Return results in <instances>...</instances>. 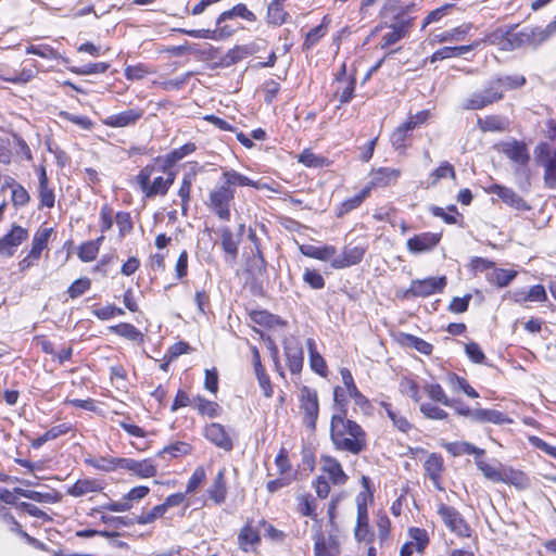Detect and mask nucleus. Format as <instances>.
<instances>
[{
	"mask_svg": "<svg viewBox=\"0 0 556 556\" xmlns=\"http://www.w3.org/2000/svg\"><path fill=\"white\" fill-rule=\"evenodd\" d=\"M330 439L336 450L358 455L367 446L365 430L344 414H333L330 422Z\"/></svg>",
	"mask_w": 556,
	"mask_h": 556,
	"instance_id": "nucleus-1",
	"label": "nucleus"
},
{
	"mask_svg": "<svg viewBox=\"0 0 556 556\" xmlns=\"http://www.w3.org/2000/svg\"><path fill=\"white\" fill-rule=\"evenodd\" d=\"M175 178L176 174L172 169L149 164L136 176V182L143 195L150 199L156 195H165Z\"/></svg>",
	"mask_w": 556,
	"mask_h": 556,
	"instance_id": "nucleus-2",
	"label": "nucleus"
},
{
	"mask_svg": "<svg viewBox=\"0 0 556 556\" xmlns=\"http://www.w3.org/2000/svg\"><path fill=\"white\" fill-rule=\"evenodd\" d=\"M407 11L408 7L401 8L392 16L390 23H381L375 27L372 35L383 30L380 41L381 49H388L400 40L408 37L415 18L408 15Z\"/></svg>",
	"mask_w": 556,
	"mask_h": 556,
	"instance_id": "nucleus-3",
	"label": "nucleus"
},
{
	"mask_svg": "<svg viewBox=\"0 0 556 556\" xmlns=\"http://www.w3.org/2000/svg\"><path fill=\"white\" fill-rule=\"evenodd\" d=\"M504 98L501 85L495 78L489 80L484 89L471 93L464 100L462 108L468 111L482 110Z\"/></svg>",
	"mask_w": 556,
	"mask_h": 556,
	"instance_id": "nucleus-4",
	"label": "nucleus"
},
{
	"mask_svg": "<svg viewBox=\"0 0 556 556\" xmlns=\"http://www.w3.org/2000/svg\"><path fill=\"white\" fill-rule=\"evenodd\" d=\"M534 159L539 166L544 168V184L546 187L556 189V149H551L545 142L534 149Z\"/></svg>",
	"mask_w": 556,
	"mask_h": 556,
	"instance_id": "nucleus-5",
	"label": "nucleus"
},
{
	"mask_svg": "<svg viewBox=\"0 0 556 556\" xmlns=\"http://www.w3.org/2000/svg\"><path fill=\"white\" fill-rule=\"evenodd\" d=\"M235 199V190L220 186L210 193V208L223 220L230 218V204Z\"/></svg>",
	"mask_w": 556,
	"mask_h": 556,
	"instance_id": "nucleus-6",
	"label": "nucleus"
},
{
	"mask_svg": "<svg viewBox=\"0 0 556 556\" xmlns=\"http://www.w3.org/2000/svg\"><path fill=\"white\" fill-rule=\"evenodd\" d=\"M438 514L450 531L462 538L470 536V528L456 508L441 503Z\"/></svg>",
	"mask_w": 556,
	"mask_h": 556,
	"instance_id": "nucleus-7",
	"label": "nucleus"
},
{
	"mask_svg": "<svg viewBox=\"0 0 556 556\" xmlns=\"http://www.w3.org/2000/svg\"><path fill=\"white\" fill-rule=\"evenodd\" d=\"M446 286V277H428L425 279H416L410 282L406 295L412 296H429L438 292H442Z\"/></svg>",
	"mask_w": 556,
	"mask_h": 556,
	"instance_id": "nucleus-8",
	"label": "nucleus"
},
{
	"mask_svg": "<svg viewBox=\"0 0 556 556\" xmlns=\"http://www.w3.org/2000/svg\"><path fill=\"white\" fill-rule=\"evenodd\" d=\"M301 408L304 413V424L307 428L314 429L318 417V397L316 391L304 387L301 390Z\"/></svg>",
	"mask_w": 556,
	"mask_h": 556,
	"instance_id": "nucleus-9",
	"label": "nucleus"
},
{
	"mask_svg": "<svg viewBox=\"0 0 556 556\" xmlns=\"http://www.w3.org/2000/svg\"><path fill=\"white\" fill-rule=\"evenodd\" d=\"M204 437L215 446L229 452L233 447L230 432L220 424L212 422L204 428Z\"/></svg>",
	"mask_w": 556,
	"mask_h": 556,
	"instance_id": "nucleus-10",
	"label": "nucleus"
},
{
	"mask_svg": "<svg viewBox=\"0 0 556 556\" xmlns=\"http://www.w3.org/2000/svg\"><path fill=\"white\" fill-rule=\"evenodd\" d=\"M283 350L290 371L299 374L302 370L304 359L301 342L294 337L286 338L283 340Z\"/></svg>",
	"mask_w": 556,
	"mask_h": 556,
	"instance_id": "nucleus-11",
	"label": "nucleus"
},
{
	"mask_svg": "<svg viewBox=\"0 0 556 556\" xmlns=\"http://www.w3.org/2000/svg\"><path fill=\"white\" fill-rule=\"evenodd\" d=\"M119 466L121 469L128 470L140 479L153 478L157 472V467L151 458H146L142 460H137L134 458H122Z\"/></svg>",
	"mask_w": 556,
	"mask_h": 556,
	"instance_id": "nucleus-12",
	"label": "nucleus"
},
{
	"mask_svg": "<svg viewBox=\"0 0 556 556\" xmlns=\"http://www.w3.org/2000/svg\"><path fill=\"white\" fill-rule=\"evenodd\" d=\"M28 238V231L15 225L11 231L0 239V255L12 256L15 250Z\"/></svg>",
	"mask_w": 556,
	"mask_h": 556,
	"instance_id": "nucleus-13",
	"label": "nucleus"
},
{
	"mask_svg": "<svg viewBox=\"0 0 556 556\" xmlns=\"http://www.w3.org/2000/svg\"><path fill=\"white\" fill-rule=\"evenodd\" d=\"M357 502V521L356 527L354 531L355 539L358 542H368L370 541V531H369V518H368V510H367V504H366V496L365 494L361 493L356 497Z\"/></svg>",
	"mask_w": 556,
	"mask_h": 556,
	"instance_id": "nucleus-14",
	"label": "nucleus"
},
{
	"mask_svg": "<svg viewBox=\"0 0 556 556\" xmlns=\"http://www.w3.org/2000/svg\"><path fill=\"white\" fill-rule=\"evenodd\" d=\"M441 240V233L422 232L407 240V249L410 253L419 254L435 248Z\"/></svg>",
	"mask_w": 556,
	"mask_h": 556,
	"instance_id": "nucleus-15",
	"label": "nucleus"
},
{
	"mask_svg": "<svg viewBox=\"0 0 556 556\" xmlns=\"http://www.w3.org/2000/svg\"><path fill=\"white\" fill-rule=\"evenodd\" d=\"M401 176V170L393 167H379L371 172V179L367 187L384 188L395 185Z\"/></svg>",
	"mask_w": 556,
	"mask_h": 556,
	"instance_id": "nucleus-16",
	"label": "nucleus"
},
{
	"mask_svg": "<svg viewBox=\"0 0 556 556\" xmlns=\"http://www.w3.org/2000/svg\"><path fill=\"white\" fill-rule=\"evenodd\" d=\"M502 152L516 165L525 166L530 160L527 144L521 141L511 140L502 143Z\"/></svg>",
	"mask_w": 556,
	"mask_h": 556,
	"instance_id": "nucleus-17",
	"label": "nucleus"
},
{
	"mask_svg": "<svg viewBox=\"0 0 556 556\" xmlns=\"http://www.w3.org/2000/svg\"><path fill=\"white\" fill-rule=\"evenodd\" d=\"M315 556H339V542L332 535L326 536L318 531L314 535Z\"/></svg>",
	"mask_w": 556,
	"mask_h": 556,
	"instance_id": "nucleus-18",
	"label": "nucleus"
},
{
	"mask_svg": "<svg viewBox=\"0 0 556 556\" xmlns=\"http://www.w3.org/2000/svg\"><path fill=\"white\" fill-rule=\"evenodd\" d=\"M323 466L321 470L325 472L329 480L333 484L342 485L346 482L348 476L342 469L341 464L331 456H323L321 458Z\"/></svg>",
	"mask_w": 556,
	"mask_h": 556,
	"instance_id": "nucleus-19",
	"label": "nucleus"
},
{
	"mask_svg": "<svg viewBox=\"0 0 556 556\" xmlns=\"http://www.w3.org/2000/svg\"><path fill=\"white\" fill-rule=\"evenodd\" d=\"M365 254V249L362 247L345 248L341 255L332 258L331 266L333 268H344L358 264Z\"/></svg>",
	"mask_w": 556,
	"mask_h": 556,
	"instance_id": "nucleus-20",
	"label": "nucleus"
},
{
	"mask_svg": "<svg viewBox=\"0 0 556 556\" xmlns=\"http://www.w3.org/2000/svg\"><path fill=\"white\" fill-rule=\"evenodd\" d=\"M142 116V111L138 109H130L117 114L108 116L104 124L110 127H127L134 125Z\"/></svg>",
	"mask_w": 556,
	"mask_h": 556,
	"instance_id": "nucleus-21",
	"label": "nucleus"
},
{
	"mask_svg": "<svg viewBox=\"0 0 556 556\" xmlns=\"http://www.w3.org/2000/svg\"><path fill=\"white\" fill-rule=\"evenodd\" d=\"M103 483L100 480L92 478H85L77 480L67 490V494L74 497H80L89 493H96L103 490Z\"/></svg>",
	"mask_w": 556,
	"mask_h": 556,
	"instance_id": "nucleus-22",
	"label": "nucleus"
},
{
	"mask_svg": "<svg viewBox=\"0 0 556 556\" xmlns=\"http://www.w3.org/2000/svg\"><path fill=\"white\" fill-rule=\"evenodd\" d=\"M491 192L496 194L498 198L503 200L506 204L509 206L516 208V210H527L528 206L523 199L519 197L513 189L494 185L491 187Z\"/></svg>",
	"mask_w": 556,
	"mask_h": 556,
	"instance_id": "nucleus-23",
	"label": "nucleus"
},
{
	"mask_svg": "<svg viewBox=\"0 0 556 556\" xmlns=\"http://www.w3.org/2000/svg\"><path fill=\"white\" fill-rule=\"evenodd\" d=\"M427 476L431 479L434 486L441 490L440 480L443 471V458L441 455L432 453L428 456L424 464Z\"/></svg>",
	"mask_w": 556,
	"mask_h": 556,
	"instance_id": "nucleus-24",
	"label": "nucleus"
},
{
	"mask_svg": "<svg viewBox=\"0 0 556 556\" xmlns=\"http://www.w3.org/2000/svg\"><path fill=\"white\" fill-rule=\"evenodd\" d=\"M261 542L260 532L251 525H245L238 534V544L243 552L254 551Z\"/></svg>",
	"mask_w": 556,
	"mask_h": 556,
	"instance_id": "nucleus-25",
	"label": "nucleus"
},
{
	"mask_svg": "<svg viewBox=\"0 0 556 556\" xmlns=\"http://www.w3.org/2000/svg\"><path fill=\"white\" fill-rule=\"evenodd\" d=\"M53 232L51 227H40L33 237L31 248L29 250L30 257H41L43 250L48 248L50 237Z\"/></svg>",
	"mask_w": 556,
	"mask_h": 556,
	"instance_id": "nucleus-26",
	"label": "nucleus"
},
{
	"mask_svg": "<svg viewBox=\"0 0 556 556\" xmlns=\"http://www.w3.org/2000/svg\"><path fill=\"white\" fill-rule=\"evenodd\" d=\"M473 420L479 422H491L494 425H505L513 422V420L504 413L496 409L486 408L475 409Z\"/></svg>",
	"mask_w": 556,
	"mask_h": 556,
	"instance_id": "nucleus-27",
	"label": "nucleus"
},
{
	"mask_svg": "<svg viewBox=\"0 0 556 556\" xmlns=\"http://www.w3.org/2000/svg\"><path fill=\"white\" fill-rule=\"evenodd\" d=\"M479 45H480V41H473L472 43L467 45V46L443 47V48L439 49L438 51H435L431 55V62H437V61H441V60H445V59L460 56V55L478 48Z\"/></svg>",
	"mask_w": 556,
	"mask_h": 556,
	"instance_id": "nucleus-28",
	"label": "nucleus"
},
{
	"mask_svg": "<svg viewBox=\"0 0 556 556\" xmlns=\"http://www.w3.org/2000/svg\"><path fill=\"white\" fill-rule=\"evenodd\" d=\"M14 493H16V495L35 501L37 503L53 504L60 502L61 500L60 494L55 491L42 493L23 488H15Z\"/></svg>",
	"mask_w": 556,
	"mask_h": 556,
	"instance_id": "nucleus-29",
	"label": "nucleus"
},
{
	"mask_svg": "<svg viewBox=\"0 0 556 556\" xmlns=\"http://www.w3.org/2000/svg\"><path fill=\"white\" fill-rule=\"evenodd\" d=\"M306 346L308 350L309 365L312 370L321 377H326L328 369L324 357L318 353L316 342L314 339L308 338L306 340Z\"/></svg>",
	"mask_w": 556,
	"mask_h": 556,
	"instance_id": "nucleus-30",
	"label": "nucleus"
},
{
	"mask_svg": "<svg viewBox=\"0 0 556 556\" xmlns=\"http://www.w3.org/2000/svg\"><path fill=\"white\" fill-rule=\"evenodd\" d=\"M556 34V21L549 23L545 27H534L526 29L529 37V45L539 46Z\"/></svg>",
	"mask_w": 556,
	"mask_h": 556,
	"instance_id": "nucleus-31",
	"label": "nucleus"
},
{
	"mask_svg": "<svg viewBox=\"0 0 556 556\" xmlns=\"http://www.w3.org/2000/svg\"><path fill=\"white\" fill-rule=\"evenodd\" d=\"M303 255L307 257H312L319 261H332L336 255V248L332 245H302L300 248Z\"/></svg>",
	"mask_w": 556,
	"mask_h": 556,
	"instance_id": "nucleus-32",
	"label": "nucleus"
},
{
	"mask_svg": "<svg viewBox=\"0 0 556 556\" xmlns=\"http://www.w3.org/2000/svg\"><path fill=\"white\" fill-rule=\"evenodd\" d=\"M345 64L343 63L341 66V72L337 75L338 84H343L342 88L338 87L337 93L339 94V100L341 103H348L352 100L354 89H355V79H345Z\"/></svg>",
	"mask_w": 556,
	"mask_h": 556,
	"instance_id": "nucleus-33",
	"label": "nucleus"
},
{
	"mask_svg": "<svg viewBox=\"0 0 556 556\" xmlns=\"http://www.w3.org/2000/svg\"><path fill=\"white\" fill-rule=\"evenodd\" d=\"M110 332L123 337L132 342H143V334L134 325L128 323H121L115 326L109 327Z\"/></svg>",
	"mask_w": 556,
	"mask_h": 556,
	"instance_id": "nucleus-34",
	"label": "nucleus"
},
{
	"mask_svg": "<svg viewBox=\"0 0 556 556\" xmlns=\"http://www.w3.org/2000/svg\"><path fill=\"white\" fill-rule=\"evenodd\" d=\"M72 430L71 424H60L46 431L42 435L38 437L31 442L34 448H39L48 441H52L61 435L68 433Z\"/></svg>",
	"mask_w": 556,
	"mask_h": 556,
	"instance_id": "nucleus-35",
	"label": "nucleus"
},
{
	"mask_svg": "<svg viewBox=\"0 0 556 556\" xmlns=\"http://www.w3.org/2000/svg\"><path fill=\"white\" fill-rule=\"evenodd\" d=\"M478 127L486 131H503L508 125V121L500 115H488L485 117H479L477 121Z\"/></svg>",
	"mask_w": 556,
	"mask_h": 556,
	"instance_id": "nucleus-36",
	"label": "nucleus"
},
{
	"mask_svg": "<svg viewBox=\"0 0 556 556\" xmlns=\"http://www.w3.org/2000/svg\"><path fill=\"white\" fill-rule=\"evenodd\" d=\"M226 469L222 468L217 472L214 482L210 489V497L216 503L220 504L225 501L227 494L226 481H225Z\"/></svg>",
	"mask_w": 556,
	"mask_h": 556,
	"instance_id": "nucleus-37",
	"label": "nucleus"
},
{
	"mask_svg": "<svg viewBox=\"0 0 556 556\" xmlns=\"http://www.w3.org/2000/svg\"><path fill=\"white\" fill-rule=\"evenodd\" d=\"M446 451L453 456L476 455V457L484 455L485 451L475 446L469 442H452L446 444Z\"/></svg>",
	"mask_w": 556,
	"mask_h": 556,
	"instance_id": "nucleus-38",
	"label": "nucleus"
},
{
	"mask_svg": "<svg viewBox=\"0 0 556 556\" xmlns=\"http://www.w3.org/2000/svg\"><path fill=\"white\" fill-rule=\"evenodd\" d=\"M235 16H239V17H242L247 21H250V22H253L255 21V14L253 12H251L245 4L243 3H239L237 5H235L231 10H228V11H225L223 12L217 21H216V24L217 25H220L223 22H225L226 20H229V18H232Z\"/></svg>",
	"mask_w": 556,
	"mask_h": 556,
	"instance_id": "nucleus-39",
	"label": "nucleus"
},
{
	"mask_svg": "<svg viewBox=\"0 0 556 556\" xmlns=\"http://www.w3.org/2000/svg\"><path fill=\"white\" fill-rule=\"evenodd\" d=\"M329 20L327 16L323 18L321 24L312 28L305 36V40L303 42L304 50H311L325 35L327 31Z\"/></svg>",
	"mask_w": 556,
	"mask_h": 556,
	"instance_id": "nucleus-40",
	"label": "nucleus"
},
{
	"mask_svg": "<svg viewBox=\"0 0 556 556\" xmlns=\"http://www.w3.org/2000/svg\"><path fill=\"white\" fill-rule=\"evenodd\" d=\"M223 178H224L223 186H228V188H231V186H241V187L249 186V187L257 188V182L253 181L249 177H247L233 169L224 172Z\"/></svg>",
	"mask_w": 556,
	"mask_h": 556,
	"instance_id": "nucleus-41",
	"label": "nucleus"
},
{
	"mask_svg": "<svg viewBox=\"0 0 556 556\" xmlns=\"http://www.w3.org/2000/svg\"><path fill=\"white\" fill-rule=\"evenodd\" d=\"M122 458L123 457L88 458L86 463L98 470L110 472L121 468L119 463Z\"/></svg>",
	"mask_w": 556,
	"mask_h": 556,
	"instance_id": "nucleus-42",
	"label": "nucleus"
},
{
	"mask_svg": "<svg viewBox=\"0 0 556 556\" xmlns=\"http://www.w3.org/2000/svg\"><path fill=\"white\" fill-rule=\"evenodd\" d=\"M526 45H529V37L526 35V29L516 33L514 31V27L508 28L504 51H513Z\"/></svg>",
	"mask_w": 556,
	"mask_h": 556,
	"instance_id": "nucleus-43",
	"label": "nucleus"
},
{
	"mask_svg": "<svg viewBox=\"0 0 556 556\" xmlns=\"http://www.w3.org/2000/svg\"><path fill=\"white\" fill-rule=\"evenodd\" d=\"M193 407L201 415L208 416L211 418L217 417L220 410V407L216 402L208 401L202 396L193 399Z\"/></svg>",
	"mask_w": 556,
	"mask_h": 556,
	"instance_id": "nucleus-44",
	"label": "nucleus"
},
{
	"mask_svg": "<svg viewBox=\"0 0 556 556\" xmlns=\"http://www.w3.org/2000/svg\"><path fill=\"white\" fill-rule=\"evenodd\" d=\"M517 271L495 268L492 273L488 275V280L500 288L506 287L510 283V281L516 277Z\"/></svg>",
	"mask_w": 556,
	"mask_h": 556,
	"instance_id": "nucleus-45",
	"label": "nucleus"
},
{
	"mask_svg": "<svg viewBox=\"0 0 556 556\" xmlns=\"http://www.w3.org/2000/svg\"><path fill=\"white\" fill-rule=\"evenodd\" d=\"M475 464L488 480L492 482H501L503 480V468L491 466L481 456L476 457Z\"/></svg>",
	"mask_w": 556,
	"mask_h": 556,
	"instance_id": "nucleus-46",
	"label": "nucleus"
},
{
	"mask_svg": "<svg viewBox=\"0 0 556 556\" xmlns=\"http://www.w3.org/2000/svg\"><path fill=\"white\" fill-rule=\"evenodd\" d=\"M380 405L384 408L388 417L392 420L394 427H396L400 431L407 432L412 428V425L406 419V417L402 416L400 413L394 410L391 404L382 401Z\"/></svg>",
	"mask_w": 556,
	"mask_h": 556,
	"instance_id": "nucleus-47",
	"label": "nucleus"
},
{
	"mask_svg": "<svg viewBox=\"0 0 556 556\" xmlns=\"http://www.w3.org/2000/svg\"><path fill=\"white\" fill-rule=\"evenodd\" d=\"M501 482L522 489L527 486L528 479L522 471L513 468H503V480H501Z\"/></svg>",
	"mask_w": 556,
	"mask_h": 556,
	"instance_id": "nucleus-48",
	"label": "nucleus"
},
{
	"mask_svg": "<svg viewBox=\"0 0 556 556\" xmlns=\"http://www.w3.org/2000/svg\"><path fill=\"white\" fill-rule=\"evenodd\" d=\"M425 390H426V393L428 394V396L432 401L439 402L445 406H454L455 405V400L448 399L440 384H438V383L427 384L425 387Z\"/></svg>",
	"mask_w": 556,
	"mask_h": 556,
	"instance_id": "nucleus-49",
	"label": "nucleus"
},
{
	"mask_svg": "<svg viewBox=\"0 0 556 556\" xmlns=\"http://www.w3.org/2000/svg\"><path fill=\"white\" fill-rule=\"evenodd\" d=\"M370 187L363 188L357 194L351 197L342 202L339 215L349 213L350 211L358 207L363 201L369 195Z\"/></svg>",
	"mask_w": 556,
	"mask_h": 556,
	"instance_id": "nucleus-50",
	"label": "nucleus"
},
{
	"mask_svg": "<svg viewBox=\"0 0 556 556\" xmlns=\"http://www.w3.org/2000/svg\"><path fill=\"white\" fill-rule=\"evenodd\" d=\"M498 85H501L502 93L507 90H515L521 88L526 84V77L522 75H506L495 77Z\"/></svg>",
	"mask_w": 556,
	"mask_h": 556,
	"instance_id": "nucleus-51",
	"label": "nucleus"
},
{
	"mask_svg": "<svg viewBox=\"0 0 556 556\" xmlns=\"http://www.w3.org/2000/svg\"><path fill=\"white\" fill-rule=\"evenodd\" d=\"M448 384L454 391L462 390L469 397L476 399L479 396L478 392L464 379L455 374H450L447 377Z\"/></svg>",
	"mask_w": 556,
	"mask_h": 556,
	"instance_id": "nucleus-52",
	"label": "nucleus"
},
{
	"mask_svg": "<svg viewBox=\"0 0 556 556\" xmlns=\"http://www.w3.org/2000/svg\"><path fill=\"white\" fill-rule=\"evenodd\" d=\"M408 536L409 541L415 546L416 552H422L429 544V535L425 529L410 528L408 530Z\"/></svg>",
	"mask_w": 556,
	"mask_h": 556,
	"instance_id": "nucleus-53",
	"label": "nucleus"
},
{
	"mask_svg": "<svg viewBox=\"0 0 556 556\" xmlns=\"http://www.w3.org/2000/svg\"><path fill=\"white\" fill-rule=\"evenodd\" d=\"M194 178H195V174L194 173L185 174V176L182 178V181H181V185H180V188L178 190V195L181 199V208H182L184 213L188 208V203H189V200H190L191 186H192V182H193Z\"/></svg>",
	"mask_w": 556,
	"mask_h": 556,
	"instance_id": "nucleus-54",
	"label": "nucleus"
},
{
	"mask_svg": "<svg viewBox=\"0 0 556 556\" xmlns=\"http://www.w3.org/2000/svg\"><path fill=\"white\" fill-rule=\"evenodd\" d=\"M470 28H471V24H463V25L455 27L451 30H446L440 35H437L435 38L439 42L458 41L465 35H467L469 33Z\"/></svg>",
	"mask_w": 556,
	"mask_h": 556,
	"instance_id": "nucleus-55",
	"label": "nucleus"
},
{
	"mask_svg": "<svg viewBox=\"0 0 556 556\" xmlns=\"http://www.w3.org/2000/svg\"><path fill=\"white\" fill-rule=\"evenodd\" d=\"M288 13L283 10L281 4L270 2L267 9V21L269 24L279 26L286 22Z\"/></svg>",
	"mask_w": 556,
	"mask_h": 556,
	"instance_id": "nucleus-56",
	"label": "nucleus"
},
{
	"mask_svg": "<svg viewBox=\"0 0 556 556\" xmlns=\"http://www.w3.org/2000/svg\"><path fill=\"white\" fill-rule=\"evenodd\" d=\"M110 67L109 63L99 62V63H88L83 66H73L71 67V72L77 75H92V74H102L105 73Z\"/></svg>",
	"mask_w": 556,
	"mask_h": 556,
	"instance_id": "nucleus-57",
	"label": "nucleus"
},
{
	"mask_svg": "<svg viewBox=\"0 0 556 556\" xmlns=\"http://www.w3.org/2000/svg\"><path fill=\"white\" fill-rule=\"evenodd\" d=\"M508 35V28L498 27L485 36L481 42H488L493 46H497L501 50H505L506 36Z\"/></svg>",
	"mask_w": 556,
	"mask_h": 556,
	"instance_id": "nucleus-58",
	"label": "nucleus"
},
{
	"mask_svg": "<svg viewBox=\"0 0 556 556\" xmlns=\"http://www.w3.org/2000/svg\"><path fill=\"white\" fill-rule=\"evenodd\" d=\"M194 151H195V144L188 142V143L181 146L180 148H177V149L173 150L170 153H168L166 155L165 162L167 165L170 166V165L175 164L176 162L182 160L185 156L191 154Z\"/></svg>",
	"mask_w": 556,
	"mask_h": 556,
	"instance_id": "nucleus-59",
	"label": "nucleus"
},
{
	"mask_svg": "<svg viewBox=\"0 0 556 556\" xmlns=\"http://www.w3.org/2000/svg\"><path fill=\"white\" fill-rule=\"evenodd\" d=\"M222 247L227 254H230L232 257L237 256L238 240H236L233 233L228 228L222 230Z\"/></svg>",
	"mask_w": 556,
	"mask_h": 556,
	"instance_id": "nucleus-60",
	"label": "nucleus"
},
{
	"mask_svg": "<svg viewBox=\"0 0 556 556\" xmlns=\"http://www.w3.org/2000/svg\"><path fill=\"white\" fill-rule=\"evenodd\" d=\"M455 169L448 162H442L438 168L430 174L431 185H435L440 179L451 177L455 178Z\"/></svg>",
	"mask_w": 556,
	"mask_h": 556,
	"instance_id": "nucleus-61",
	"label": "nucleus"
},
{
	"mask_svg": "<svg viewBox=\"0 0 556 556\" xmlns=\"http://www.w3.org/2000/svg\"><path fill=\"white\" fill-rule=\"evenodd\" d=\"M191 453V445L186 442H175L173 444H169L165 446L161 452L160 455L168 454L172 457H179L182 455H188Z\"/></svg>",
	"mask_w": 556,
	"mask_h": 556,
	"instance_id": "nucleus-62",
	"label": "nucleus"
},
{
	"mask_svg": "<svg viewBox=\"0 0 556 556\" xmlns=\"http://www.w3.org/2000/svg\"><path fill=\"white\" fill-rule=\"evenodd\" d=\"M166 514L165 506L162 504L154 506L151 510L142 513L136 518L138 525H149L154 522L157 518L163 517Z\"/></svg>",
	"mask_w": 556,
	"mask_h": 556,
	"instance_id": "nucleus-63",
	"label": "nucleus"
},
{
	"mask_svg": "<svg viewBox=\"0 0 556 556\" xmlns=\"http://www.w3.org/2000/svg\"><path fill=\"white\" fill-rule=\"evenodd\" d=\"M27 54H36L40 58L53 60L59 56V53L55 49L50 47L49 45H31L26 49Z\"/></svg>",
	"mask_w": 556,
	"mask_h": 556,
	"instance_id": "nucleus-64",
	"label": "nucleus"
}]
</instances>
